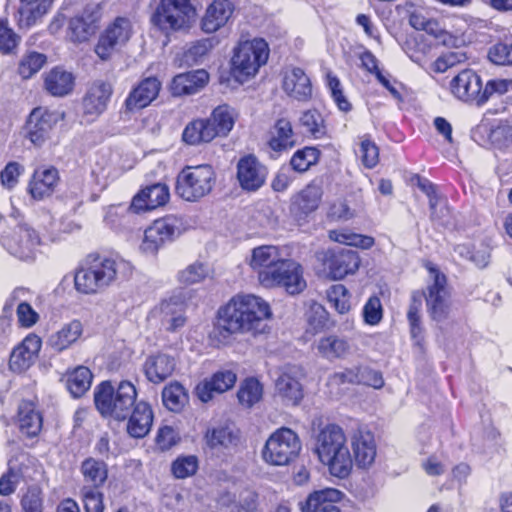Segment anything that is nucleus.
<instances>
[{"mask_svg":"<svg viewBox=\"0 0 512 512\" xmlns=\"http://www.w3.org/2000/svg\"><path fill=\"white\" fill-rule=\"evenodd\" d=\"M272 317L269 304L261 297L247 294L233 297L219 309L215 333L226 340L233 334H258Z\"/></svg>","mask_w":512,"mask_h":512,"instance_id":"nucleus-1","label":"nucleus"},{"mask_svg":"<svg viewBox=\"0 0 512 512\" xmlns=\"http://www.w3.org/2000/svg\"><path fill=\"white\" fill-rule=\"evenodd\" d=\"M315 453L332 476L345 479L353 469V459L343 429L336 424L321 427L315 437Z\"/></svg>","mask_w":512,"mask_h":512,"instance_id":"nucleus-2","label":"nucleus"},{"mask_svg":"<svg viewBox=\"0 0 512 512\" xmlns=\"http://www.w3.org/2000/svg\"><path fill=\"white\" fill-rule=\"evenodd\" d=\"M130 269V264L122 259L90 256L85 266L75 273V288L83 294L101 292L110 286L119 275H126L130 272Z\"/></svg>","mask_w":512,"mask_h":512,"instance_id":"nucleus-3","label":"nucleus"},{"mask_svg":"<svg viewBox=\"0 0 512 512\" xmlns=\"http://www.w3.org/2000/svg\"><path fill=\"white\" fill-rule=\"evenodd\" d=\"M137 390L129 381H121L116 388L108 381L100 383L94 391L97 410L104 417L126 420L137 404Z\"/></svg>","mask_w":512,"mask_h":512,"instance_id":"nucleus-4","label":"nucleus"},{"mask_svg":"<svg viewBox=\"0 0 512 512\" xmlns=\"http://www.w3.org/2000/svg\"><path fill=\"white\" fill-rule=\"evenodd\" d=\"M269 52V46L262 38L240 41L234 48L231 60L232 76L239 83L248 81L266 64Z\"/></svg>","mask_w":512,"mask_h":512,"instance_id":"nucleus-5","label":"nucleus"},{"mask_svg":"<svg viewBox=\"0 0 512 512\" xmlns=\"http://www.w3.org/2000/svg\"><path fill=\"white\" fill-rule=\"evenodd\" d=\"M216 181L212 166H186L176 179V193L185 201L195 202L208 195Z\"/></svg>","mask_w":512,"mask_h":512,"instance_id":"nucleus-6","label":"nucleus"},{"mask_svg":"<svg viewBox=\"0 0 512 512\" xmlns=\"http://www.w3.org/2000/svg\"><path fill=\"white\" fill-rule=\"evenodd\" d=\"M2 246L15 258L21 261H31L35 259L41 239L38 232L24 221L13 220L0 235Z\"/></svg>","mask_w":512,"mask_h":512,"instance_id":"nucleus-7","label":"nucleus"},{"mask_svg":"<svg viewBox=\"0 0 512 512\" xmlns=\"http://www.w3.org/2000/svg\"><path fill=\"white\" fill-rule=\"evenodd\" d=\"M196 10L190 0H160L151 22L163 31L189 29L195 20Z\"/></svg>","mask_w":512,"mask_h":512,"instance_id":"nucleus-8","label":"nucleus"},{"mask_svg":"<svg viewBox=\"0 0 512 512\" xmlns=\"http://www.w3.org/2000/svg\"><path fill=\"white\" fill-rule=\"evenodd\" d=\"M301 450V441L296 432L281 427L274 431L266 440L262 456L265 462L283 466L292 462Z\"/></svg>","mask_w":512,"mask_h":512,"instance_id":"nucleus-9","label":"nucleus"},{"mask_svg":"<svg viewBox=\"0 0 512 512\" xmlns=\"http://www.w3.org/2000/svg\"><path fill=\"white\" fill-rule=\"evenodd\" d=\"M430 282L425 296L428 313L435 321L446 319L451 309V290L446 276L431 262L425 264Z\"/></svg>","mask_w":512,"mask_h":512,"instance_id":"nucleus-10","label":"nucleus"},{"mask_svg":"<svg viewBox=\"0 0 512 512\" xmlns=\"http://www.w3.org/2000/svg\"><path fill=\"white\" fill-rule=\"evenodd\" d=\"M186 229L187 225L180 216L168 215L157 219L145 230L141 250L154 254L165 243L179 237Z\"/></svg>","mask_w":512,"mask_h":512,"instance_id":"nucleus-11","label":"nucleus"},{"mask_svg":"<svg viewBox=\"0 0 512 512\" xmlns=\"http://www.w3.org/2000/svg\"><path fill=\"white\" fill-rule=\"evenodd\" d=\"M263 279V287L283 288L290 295L300 294L307 286L301 264L288 258H283L273 271L263 274Z\"/></svg>","mask_w":512,"mask_h":512,"instance_id":"nucleus-12","label":"nucleus"},{"mask_svg":"<svg viewBox=\"0 0 512 512\" xmlns=\"http://www.w3.org/2000/svg\"><path fill=\"white\" fill-rule=\"evenodd\" d=\"M323 271L331 280H341L349 274H354L360 266V258L353 250H325L316 254Z\"/></svg>","mask_w":512,"mask_h":512,"instance_id":"nucleus-13","label":"nucleus"},{"mask_svg":"<svg viewBox=\"0 0 512 512\" xmlns=\"http://www.w3.org/2000/svg\"><path fill=\"white\" fill-rule=\"evenodd\" d=\"M133 34V26L129 18L117 17L110 23L95 47L96 54L107 60L117 47L125 45Z\"/></svg>","mask_w":512,"mask_h":512,"instance_id":"nucleus-14","label":"nucleus"},{"mask_svg":"<svg viewBox=\"0 0 512 512\" xmlns=\"http://www.w3.org/2000/svg\"><path fill=\"white\" fill-rule=\"evenodd\" d=\"M58 121V113L43 107L34 108L26 122L25 136L34 146L42 147L51 138V132Z\"/></svg>","mask_w":512,"mask_h":512,"instance_id":"nucleus-15","label":"nucleus"},{"mask_svg":"<svg viewBox=\"0 0 512 512\" xmlns=\"http://www.w3.org/2000/svg\"><path fill=\"white\" fill-rule=\"evenodd\" d=\"M26 293L25 289L17 288L10 294L3 307V315L0 318V327L3 329L9 327L10 318L15 305L17 306V320L21 327L31 328L39 321V314L24 299Z\"/></svg>","mask_w":512,"mask_h":512,"instance_id":"nucleus-16","label":"nucleus"},{"mask_svg":"<svg viewBox=\"0 0 512 512\" xmlns=\"http://www.w3.org/2000/svg\"><path fill=\"white\" fill-rule=\"evenodd\" d=\"M302 377L303 371L298 366H285L281 370L275 381V391L284 404L296 406L302 400Z\"/></svg>","mask_w":512,"mask_h":512,"instance_id":"nucleus-17","label":"nucleus"},{"mask_svg":"<svg viewBox=\"0 0 512 512\" xmlns=\"http://www.w3.org/2000/svg\"><path fill=\"white\" fill-rule=\"evenodd\" d=\"M450 88L452 94L462 101L472 102L477 105L485 103L482 80L471 69H465L456 75L450 82Z\"/></svg>","mask_w":512,"mask_h":512,"instance_id":"nucleus-18","label":"nucleus"},{"mask_svg":"<svg viewBox=\"0 0 512 512\" xmlns=\"http://www.w3.org/2000/svg\"><path fill=\"white\" fill-rule=\"evenodd\" d=\"M268 170L254 155L242 157L237 163V180L247 192L259 190L266 182Z\"/></svg>","mask_w":512,"mask_h":512,"instance_id":"nucleus-19","label":"nucleus"},{"mask_svg":"<svg viewBox=\"0 0 512 512\" xmlns=\"http://www.w3.org/2000/svg\"><path fill=\"white\" fill-rule=\"evenodd\" d=\"M353 451V464L359 468H369L375 461L377 448L373 434L368 430L358 429L350 437Z\"/></svg>","mask_w":512,"mask_h":512,"instance_id":"nucleus-20","label":"nucleus"},{"mask_svg":"<svg viewBox=\"0 0 512 512\" xmlns=\"http://www.w3.org/2000/svg\"><path fill=\"white\" fill-rule=\"evenodd\" d=\"M161 89V82L156 77L141 80L128 94L124 102L126 112H135L147 107L154 101Z\"/></svg>","mask_w":512,"mask_h":512,"instance_id":"nucleus-21","label":"nucleus"},{"mask_svg":"<svg viewBox=\"0 0 512 512\" xmlns=\"http://www.w3.org/2000/svg\"><path fill=\"white\" fill-rule=\"evenodd\" d=\"M41 346L42 340L39 336L33 333L27 335L11 353V370L18 373L27 370L37 359Z\"/></svg>","mask_w":512,"mask_h":512,"instance_id":"nucleus-22","label":"nucleus"},{"mask_svg":"<svg viewBox=\"0 0 512 512\" xmlns=\"http://www.w3.org/2000/svg\"><path fill=\"white\" fill-rule=\"evenodd\" d=\"M101 19L99 7H87L80 16L69 21V37L74 42H84L95 34Z\"/></svg>","mask_w":512,"mask_h":512,"instance_id":"nucleus-23","label":"nucleus"},{"mask_svg":"<svg viewBox=\"0 0 512 512\" xmlns=\"http://www.w3.org/2000/svg\"><path fill=\"white\" fill-rule=\"evenodd\" d=\"M233 12L234 5L230 0H213L201 18V30L207 34L217 32L227 24Z\"/></svg>","mask_w":512,"mask_h":512,"instance_id":"nucleus-24","label":"nucleus"},{"mask_svg":"<svg viewBox=\"0 0 512 512\" xmlns=\"http://www.w3.org/2000/svg\"><path fill=\"white\" fill-rule=\"evenodd\" d=\"M112 93L110 83L103 80L93 82L83 98L84 113L93 118L101 115L107 109Z\"/></svg>","mask_w":512,"mask_h":512,"instance_id":"nucleus-25","label":"nucleus"},{"mask_svg":"<svg viewBox=\"0 0 512 512\" xmlns=\"http://www.w3.org/2000/svg\"><path fill=\"white\" fill-rule=\"evenodd\" d=\"M169 197V188L165 184H153L142 189L133 197L129 209L135 213L153 210L165 205Z\"/></svg>","mask_w":512,"mask_h":512,"instance_id":"nucleus-26","label":"nucleus"},{"mask_svg":"<svg viewBox=\"0 0 512 512\" xmlns=\"http://www.w3.org/2000/svg\"><path fill=\"white\" fill-rule=\"evenodd\" d=\"M282 260L283 256L277 246L262 245L252 249L248 264L257 273L258 281L262 284L263 274L273 271Z\"/></svg>","mask_w":512,"mask_h":512,"instance_id":"nucleus-27","label":"nucleus"},{"mask_svg":"<svg viewBox=\"0 0 512 512\" xmlns=\"http://www.w3.org/2000/svg\"><path fill=\"white\" fill-rule=\"evenodd\" d=\"M161 326L169 332H176L186 324L184 304L179 299L170 298L162 301L153 311Z\"/></svg>","mask_w":512,"mask_h":512,"instance_id":"nucleus-28","label":"nucleus"},{"mask_svg":"<svg viewBox=\"0 0 512 512\" xmlns=\"http://www.w3.org/2000/svg\"><path fill=\"white\" fill-rule=\"evenodd\" d=\"M282 88L290 98L299 102H306L312 97L311 80L301 68L285 71Z\"/></svg>","mask_w":512,"mask_h":512,"instance_id":"nucleus-29","label":"nucleus"},{"mask_svg":"<svg viewBox=\"0 0 512 512\" xmlns=\"http://www.w3.org/2000/svg\"><path fill=\"white\" fill-rule=\"evenodd\" d=\"M236 379V374L231 370L218 371L196 386L197 396L202 402H208L215 393L220 394L231 389Z\"/></svg>","mask_w":512,"mask_h":512,"instance_id":"nucleus-30","label":"nucleus"},{"mask_svg":"<svg viewBox=\"0 0 512 512\" xmlns=\"http://www.w3.org/2000/svg\"><path fill=\"white\" fill-rule=\"evenodd\" d=\"M58 181L59 174L56 168H38L29 181L28 191L33 199L42 200L53 194Z\"/></svg>","mask_w":512,"mask_h":512,"instance_id":"nucleus-31","label":"nucleus"},{"mask_svg":"<svg viewBox=\"0 0 512 512\" xmlns=\"http://www.w3.org/2000/svg\"><path fill=\"white\" fill-rule=\"evenodd\" d=\"M84 333V326L78 319L64 323L58 330L53 332L48 345L56 352H63L76 344Z\"/></svg>","mask_w":512,"mask_h":512,"instance_id":"nucleus-32","label":"nucleus"},{"mask_svg":"<svg viewBox=\"0 0 512 512\" xmlns=\"http://www.w3.org/2000/svg\"><path fill=\"white\" fill-rule=\"evenodd\" d=\"M342 492L336 489H325L311 493L305 502L300 503L301 512H341L337 502Z\"/></svg>","mask_w":512,"mask_h":512,"instance_id":"nucleus-33","label":"nucleus"},{"mask_svg":"<svg viewBox=\"0 0 512 512\" xmlns=\"http://www.w3.org/2000/svg\"><path fill=\"white\" fill-rule=\"evenodd\" d=\"M153 417V411L148 403L137 402L127 417V433L133 438L145 437L151 430Z\"/></svg>","mask_w":512,"mask_h":512,"instance_id":"nucleus-34","label":"nucleus"},{"mask_svg":"<svg viewBox=\"0 0 512 512\" xmlns=\"http://www.w3.org/2000/svg\"><path fill=\"white\" fill-rule=\"evenodd\" d=\"M17 425L27 437L37 436L43 426V417L33 401L24 400L18 406Z\"/></svg>","mask_w":512,"mask_h":512,"instance_id":"nucleus-35","label":"nucleus"},{"mask_svg":"<svg viewBox=\"0 0 512 512\" xmlns=\"http://www.w3.org/2000/svg\"><path fill=\"white\" fill-rule=\"evenodd\" d=\"M296 144V136L291 121L286 117L278 118L269 131L268 146L275 152L291 149Z\"/></svg>","mask_w":512,"mask_h":512,"instance_id":"nucleus-36","label":"nucleus"},{"mask_svg":"<svg viewBox=\"0 0 512 512\" xmlns=\"http://www.w3.org/2000/svg\"><path fill=\"white\" fill-rule=\"evenodd\" d=\"M44 89L52 96L63 97L72 92L74 75L61 67H54L43 74Z\"/></svg>","mask_w":512,"mask_h":512,"instance_id":"nucleus-37","label":"nucleus"},{"mask_svg":"<svg viewBox=\"0 0 512 512\" xmlns=\"http://www.w3.org/2000/svg\"><path fill=\"white\" fill-rule=\"evenodd\" d=\"M209 75L203 70H195L176 75L171 84L174 96L191 95L197 93L208 82Z\"/></svg>","mask_w":512,"mask_h":512,"instance_id":"nucleus-38","label":"nucleus"},{"mask_svg":"<svg viewBox=\"0 0 512 512\" xmlns=\"http://www.w3.org/2000/svg\"><path fill=\"white\" fill-rule=\"evenodd\" d=\"M175 369V360L167 354L149 356L143 365L146 378L152 383H161L170 377Z\"/></svg>","mask_w":512,"mask_h":512,"instance_id":"nucleus-39","label":"nucleus"},{"mask_svg":"<svg viewBox=\"0 0 512 512\" xmlns=\"http://www.w3.org/2000/svg\"><path fill=\"white\" fill-rule=\"evenodd\" d=\"M52 0H20L18 8V25L30 28L51 9Z\"/></svg>","mask_w":512,"mask_h":512,"instance_id":"nucleus-40","label":"nucleus"},{"mask_svg":"<svg viewBox=\"0 0 512 512\" xmlns=\"http://www.w3.org/2000/svg\"><path fill=\"white\" fill-rule=\"evenodd\" d=\"M315 348L322 358L334 361L345 358L350 353L351 346L346 338L329 334L319 338Z\"/></svg>","mask_w":512,"mask_h":512,"instance_id":"nucleus-41","label":"nucleus"},{"mask_svg":"<svg viewBox=\"0 0 512 512\" xmlns=\"http://www.w3.org/2000/svg\"><path fill=\"white\" fill-rule=\"evenodd\" d=\"M215 138L214 129L206 118L192 120L185 126L182 132V140L191 146L209 143Z\"/></svg>","mask_w":512,"mask_h":512,"instance_id":"nucleus-42","label":"nucleus"},{"mask_svg":"<svg viewBox=\"0 0 512 512\" xmlns=\"http://www.w3.org/2000/svg\"><path fill=\"white\" fill-rule=\"evenodd\" d=\"M84 485L100 489L108 477V469L105 462L95 458L85 459L80 467Z\"/></svg>","mask_w":512,"mask_h":512,"instance_id":"nucleus-43","label":"nucleus"},{"mask_svg":"<svg viewBox=\"0 0 512 512\" xmlns=\"http://www.w3.org/2000/svg\"><path fill=\"white\" fill-rule=\"evenodd\" d=\"M236 116L237 114L235 110L224 104L216 107L210 116L206 119L209 121L210 125H212L215 136L221 137L227 136L228 133L232 130L235 124Z\"/></svg>","mask_w":512,"mask_h":512,"instance_id":"nucleus-44","label":"nucleus"},{"mask_svg":"<svg viewBox=\"0 0 512 512\" xmlns=\"http://www.w3.org/2000/svg\"><path fill=\"white\" fill-rule=\"evenodd\" d=\"M322 188L319 184L307 185L294 200V205L304 215L316 211L322 200Z\"/></svg>","mask_w":512,"mask_h":512,"instance_id":"nucleus-45","label":"nucleus"},{"mask_svg":"<svg viewBox=\"0 0 512 512\" xmlns=\"http://www.w3.org/2000/svg\"><path fill=\"white\" fill-rule=\"evenodd\" d=\"M263 386L256 378H247L241 384L237 392L239 403L245 408H251L261 401Z\"/></svg>","mask_w":512,"mask_h":512,"instance_id":"nucleus-46","label":"nucleus"},{"mask_svg":"<svg viewBox=\"0 0 512 512\" xmlns=\"http://www.w3.org/2000/svg\"><path fill=\"white\" fill-rule=\"evenodd\" d=\"M205 442L210 449L220 451L236 444L237 435L228 427L207 430Z\"/></svg>","mask_w":512,"mask_h":512,"instance_id":"nucleus-47","label":"nucleus"},{"mask_svg":"<svg viewBox=\"0 0 512 512\" xmlns=\"http://www.w3.org/2000/svg\"><path fill=\"white\" fill-rule=\"evenodd\" d=\"M92 373L84 366H78L67 377V388L73 397H81L91 386Z\"/></svg>","mask_w":512,"mask_h":512,"instance_id":"nucleus-48","label":"nucleus"},{"mask_svg":"<svg viewBox=\"0 0 512 512\" xmlns=\"http://www.w3.org/2000/svg\"><path fill=\"white\" fill-rule=\"evenodd\" d=\"M164 405L173 412H179L188 402V394L180 383H171L162 391Z\"/></svg>","mask_w":512,"mask_h":512,"instance_id":"nucleus-49","label":"nucleus"},{"mask_svg":"<svg viewBox=\"0 0 512 512\" xmlns=\"http://www.w3.org/2000/svg\"><path fill=\"white\" fill-rule=\"evenodd\" d=\"M421 309H422V294L413 292L411 296V303L407 312V319L410 325V333L413 339L419 344L422 339L421 327Z\"/></svg>","mask_w":512,"mask_h":512,"instance_id":"nucleus-50","label":"nucleus"},{"mask_svg":"<svg viewBox=\"0 0 512 512\" xmlns=\"http://www.w3.org/2000/svg\"><path fill=\"white\" fill-rule=\"evenodd\" d=\"M329 238L334 242L362 249H369L374 245L372 237L352 233L347 230H331L329 231Z\"/></svg>","mask_w":512,"mask_h":512,"instance_id":"nucleus-51","label":"nucleus"},{"mask_svg":"<svg viewBox=\"0 0 512 512\" xmlns=\"http://www.w3.org/2000/svg\"><path fill=\"white\" fill-rule=\"evenodd\" d=\"M208 264L196 261L178 273V280L184 285H193L202 282L210 275Z\"/></svg>","mask_w":512,"mask_h":512,"instance_id":"nucleus-52","label":"nucleus"},{"mask_svg":"<svg viewBox=\"0 0 512 512\" xmlns=\"http://www.w3.org/2000/svg\"><path fill=\"white\" fill-rule=\"evenodd\" d=\"M327 299L332 307L340 314L347 313L350 308V294L343 284L332 285L327 290Z\"/></svg>","mask_w":512,"mask_h":512,"instance_id":"nucleus-53","label":"nucleus"},{"mask_svg":"<svg viewBox=\"0 0 512 512\" xmlns=\"http://www.w3.org/2000/svg\"><path fill=\"white\" fill-rule=\"evenodd\" d=\"M319 151L313 147H305L296 151L291 160L290 165L296 172H305L319 159Z\"/></svg>","mask_w":512,"mask_h":512,"instance_id":"nucleus-54","label":"nucleus"},{"mask_svg":"<svg viewBox=\"0 0 512 512\" xmlns=\"http://www.w3.org/2000/svg\"><path fill=\"white\" fill-rule=\"evenodd\" d=\"M46 63V56L42 53L31 52L22 57L18 72L23 79H29L36 74Z\"/></svg>","mask_w":512,"mask_h":512,"instance_id":"nucleus-55","label":"nucleus"},{"mask_svg":"<svg viewBox=\"0 0 512 512\" xmlns=\"http://www.w3.org/2000/svg\"><path fill=\"white\" fill-rule=\"evenodd\" d=\"M300 123L315 138H321L325 134L324 119L315 109L305 111L300 117Z\"/></svg>","mask_w":512,"mask_h":512,"instance_id":"nucleus-56","label":"nucleus"},{"mask_svg":"<svg viewBox=\"0 0 512 512\" xmlns=\"http://www.w3.org/2000/svg\"><path fill=\"white\" fill-rule=\"evenodd\" d=\"M81 499L85 512H103V493L94 487L83 486L81 488Z\"/></svg>","mask_w":512,"mask_h":512,"instance_id":"nucleus-57","label":"nucleus"},{"mask_svg":"<svg viewBox=\"0 0 512 512\" xmlns=\"http://www.w3.org/2000/svg\"><path fill=\"white\" fill-rule=\"evenodd\" d=\"M198 468V460L195 456L177 458L172 464V472L176 478L183 479L192 476Z\"/></svg>","mask_w":512,"mask_h":512,"instance_id":"nucleus-58","label":"nucleus"},{"mask_svg":"<svg viewBox=\"0 0 512 512\" xmlns=\"http://www.w3.org/2000/svg\"><path fill=\"white\" fill-rule=\"evenodd\" d=\"M363 319L368 325L375 326L383 318V308L381 300L377 296H371L363 307Z\"/></svg>","mask_w":512,"mask_h":512,"instance_id":"nucleus-59","label":"nucleus"},{"mask_svg":"<svg viewBox=\"0 0 512 512\" xmlns=\"http://www.w3.org/2000/svg\"><path fill=\"white\" fill-rule=\"evenodd\" d=\"M22 512H42L43 497L40 488L33 486L28 488L21 499Z\"/></svg>","mask_w":512,"mask_h":512,"instance_id":"nucleus-60","label":"nucleus"},{"mask_svg":"<svg viewBox=\"0 0 512 512\" xmlns=\"http://www.w3.org/2000/svg\"><path fill=\"white\" fill-rule=\"evenodd\" d=\"M20 37L8 26V21L0 19V51L11 53L19 44Z\"/></svg>","mask_w":512,"mask_h":512,"instance_id":"nucleus-61","label":"nucleus"},{"mask_svg":"<svg viewBox=\"0 0 512 512\" xmlns=\"http://www.w3.org/2000/svg\"><path fill=\"white\" fill-rule=\"evenodd\" d=\"M467 60V56L461 51H452L438 57L433 63V69L435 72L444 73L448 69L454 67L457 64L463 63Z\"/></svg>","mask_w":512,"mask_h":512,"instance_id":"nucleus-62","label":"nucleus"},{"mask_svg":"<svg viewBox=\"0 0 512 512\" xmlns=\"http://www.w3.org/2000/svg\"><path fill=\"white\" fill-rule=\"evenodd\" d=\"M359 154L363 165L368 169L374 168L379 162V149L368 138L362 139Z\"/></svg>","mask_w":512,"mask_h":512,"instance_id":"nucleus-63","label":"nucleus"},{"mask_svg":"<svg viewBox=\"0 0 512 512\" xmlns=\"http://www.w3.org/2000/svg\"><path fill=\"white\" fill-rule=\"evenodd\" d=\"M488 58L497 65H512V44H495L489 49Z\"/></svg>","mask_w":512,"mask_h":512,"instance_id":"nucleus-64","label":"nucleus"}]
</instances>
